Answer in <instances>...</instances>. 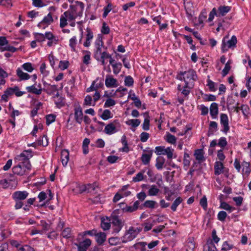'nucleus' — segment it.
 Masks as SVG:
<instances>
[{
    "label": "nucleus",
    "mask_w": 251,
    "mask_h": 251,
    "mask_svg": "<svg viewBox=\"0 0 251 251\" xmlns=\"http://www.w3.org/2000/svg\"><path fill=\"white\" fill-rule=\"evenodd\" d=\"M179 80H183L185 83V88L192 89L194 86V82L197 78L196 72L194 70H189L188 71L180 73V76H178Z\"/></svg>",
    "instance_id": "obj_1"
},
{
    "label": "nucleus",
    "mask_w": 251,
    "mask_h": 251,
    "mask_svg": "<svg viewBox=\"0 0 251 251\" xmlns=\"http://www.w3.org/2000/svg\"><path fill=\"white\" fill-rule=\"evenodd\" d=\"M227 36L225 37L222 43V50L223 52L228 50L229 48L235 47L237 44V38L235 35H233L230 40L226 41Z\"/></svg>",
    "instance_id": "obj_2"
},
{
    "label": "nucleus",
    "mask_w": 251,
    "mask_h": 251,
    "mask_svg": "<svg viewBox=\"0 0 251 251\" xmlns=\"http://www.w3.org/2000/svg\"><path fill=\"white\" fill-rule=\"evenodd\" d=\"M84 8V4L82 2L76 1L75 4L70 5V11L75 16H81Z\"/></svg>",
    "instance_id": "obj_3"
},
{
    "label": "nucleus",
    "mask_w": 251,
    "mask_h": 251,
    "mask_svg": "<svg viewBox=\"0 0 251 251\" xmlns=\"http://www.w3.org/2000/svg\"><path fill=\"white\" fill-rule=\"evenodd\" d=\"M111 223L115 226L114 232L117 233L124 226L125 221L121 219L118 216L113 215L111 216Z\"/></svg>",
    "instance_id": "obj_4"
},
{
    "label": "nucleus",
    "mask_w": 251,
    "mask_h": 251,
    "mask_svg": "<svg viewBox=\"0 0 251 251\" xmlns=\"http://www.w3.org/2000/svg\"><path fill=\"white\" fill-rule=\"evenodd\" d=\"M137 236V235L136 234V230H134V227L130 226L122 237V243H126L130 241L136 237Z\"/></svg>",
    "instance_id": "obj_5"
},
{
    "label": "nucleus",
    "mask_w": 251,
    "mask_h": 251,
    "mask_svg": "<svg viewBox=\"0 0 251 251\" xmlns=\"http://www.w3.org/2000/svg\"><path fill=\"white\" fill-rule=\"evenodd\" d=\"M92 242L89 239H86L79 243H75V245L77 247V251H87L91 245Z\"/></svg>",
    "instance_id": "obj_6"
},
{
    "label": "nucleus",
    "mask_w": 251,
    "mask_h": 251,
    "mask_svg": "<svg viewBox=\"0 0 251 251\" xmlns=\"http://www.w3.org/2000/svg\"><path fill=\"white\" fill-rule=\"evenodd\" d=\"M15 159L18 160L19 161H21L20 163H23V165L25 166V167L28 170H30L31 169V165L29 161V158L28 156H26L25 154V152L22 153L20 155H18Z\"/></svg>",
    "instance_id": "obj_7"
},
{
    "label": "nucleus",
    "mask_w": 251,
    "mask_h": 251,
    "mask_svg": "<svg viewBox=\"0 0 251 251\" xmlns=\"http://www.w3.org/2000/svg\"><path fill=\"white\" fill-rule=\"evenodd\" d=\"M105 84L107 88H115L119 85L117 80L109 75L106 76Z\"/></svg>",
    "instance_id": "obj_8"
},
{
    "label": "nucleus",
    "mask_w": 251,
    "mask_h": 251,
    "mask_svg": "<svg viewBox=\"0 0 251 251\" xmlns=\"http://www.w3.org/2000/svg\"><path fill=\"white\" fill-rule=\"evenodd\" d=\"M117 123V120H114L113 122L107 124L104 128V132L105 134L108 135H111L117 132L116 127V124Z\"/></svg>",
    "instance_id": "obj_9"
},
{
    "label": "nucleus",
    "mask_w": 251,
    "mask_h": 251,
    "mask_svg": "<svg viewBox=\"0 0 251 251\" xmlns=\"http://www.w3.org/2000/svg\"><path fill=\"white\" fill-rule=\"evenodd\" d=\"M13 172L14 174L23 176L25 174L26 170L28 171L23 163H19V164L14 166L12 168Z\"/></svg>",
    "instance_id": "obj_10"
},
{
    "label": "nucleus",
    "mask_w": 251,
    "mask_h": 251,
    "mask_svg": "<svg viewBox=\"0 0 251 251\" xmlns=\"http://www.w3.org/2000/svg\"><path fill=\"white\" fill-rule=\"evenodd\" d=\"M75 119L76 122L80 124L83 120V112L82 108L80 105H78L75 108Z\"/></svg>",
    "instance_id": "obj_11"
},
{
    "label": "nucleus",
    "mask_w": 251,
    "mask_h": 251,
    "mask_svg": "<svg viewBox=\"0 0 251 251\" xmlns=\"http://www.w3.org/2000/svg\"><path fill=\"white\" fill-rule=\"evenodd\" d=\"M220 123L224 126L223 132L226 133L229 130L228 119L226 114H221L220 115Z\"/></svg>",
    "instance_id": "obj_12"
},
{
    "label": "nucleus",
    "mask_w": 251,
    "mask_h": 251,
    "mask_svg": "<svg viewBox=\"0 0 251 251\" xmlns=\"http://www.w3.org/2000/svg\"><path fill=\"white\" fill-rule=\"evenodd\" d=\"M44 85L45 88L43 89V90L50 95H53L55 93L56 94L57 92H58V88L55 85H50L47 83H44Z\"/></svg>",
    "instance_id": "obj_13"
},
{
    "label": "nucleus",
    "mask_w": 251,
    "mask_h": 251,
    "mask_svg": "<svg viewBox=\"0 0 251 251\" xmlns=\"http://www.w3.org/2000/svg\"><path fill=\"white\" fill-rule=\"evenodd\" d=\"M26 191H16L13 194V198L15 201H22L25 200L28 196Z\"/></svg>",
    "instance_id": "obj_14"
},
{
    "label": "nucleus",
    "mask_w": 251,
    "mask_h": 251,
    "mask_svg": "<svg viewBox=\"0 0 251 251\" xmlns=\"http://www.w3.org/2000/svg\"><path fill=\"white\" fill-rule=\"evenodd\" d=\"M140 203V201H137L134 202L133 206H128L127 204L125 205L124 207H122V210L124 212L131 213L134 212L139 208Z\"/></svg>",
    "instance_id": "obj_15"
},
{
    "label": "nucleus",
    "mask_w": 251,
    "mask_h": 251,
    "mask_svg": "<svg viewBox=\"0 0 251 251\" xmlns=\"http://www.w3.org/2000/svg\"><path fill=\"white\" fill-rule=\"evenodd\" d=\"M18 90V87L15 86L14 88H8L4 92V94L1 96V100L6 102L8 100L9 96L14 94V91Z\"/></svg>",
    "instance_id": "obj_16"
},
{
    "label": "nucleus",
    "mask_w": 251,
    "mask_h": 251,
    "mask_svg": "<svg viewBox=\"0 0 251 251\" xmlns=\"http://www.w3.org/2000/svg\"><path fill=\"white\" fill-rule=\"evenodd\" d=\"M38 87V88L36 87L35 85H32V86L27 87L26 89L28 93L39 95L42 93V89L41 88L40 84H39Z\"/></svg>",
    "instance_id": "obj_17"
},
{
    "label": "nucleus",
    "mask_w": 251,
    "mask_h": 251,
    "mask_svg": "<svg viewBox=\"0 0 251 251\" xmlns=\"http://www.w3.org/2000/svg\"><path fill=\"white\" fill-rule=\"evenodd\" d=\"M152 155V151L150 150L148 151L147 153H143L141 157V160L144 165H148L149 164L151 159Z\"/></svg>",
    "instance_id": "obj_18"
},
{
    "label": "nucleus",
    "mask_w": 251,
    "mask_h": 251,
    "mask_svg": "<svg viewBox=\"0 0 251 251\" xmlns=\"http://www.w3.org/2000/svg\"><path fill=\"white\" fill-rule=\"evenodd\" d=\"M53 19L50 13H49L48 15L44 18L43 20L40 22L38 26L42 27L43 25H49L53 22Z\"/></svg>",
    "instance_id": "obj_19"
},
{
    "label": "nucleus",
    "mask_w": 251,
    "mask_h": 251,
    "mask_svg": "<svg viewBox=\"0 0 251 251\" xmlns=\"http://www.w3.org/2000/svg\"><path fill=\"white\" fill-rule=\"evenodd\" d=\"M69 159V153L68 150H63L61 152V160L64 166H66Z\"/></svg>",
    "instance_id": "obj_20"
},
{
    "label": "nucleus",
    "mask_w": 251,
    "mask_h": 251,
    "mask_svg": "<svg viewBox=\"0 0 251 251\" xmlns=\"http://www.w3.org/2000/svg\"><path fill=\"white\" fill-rule=\"evenodd\" d=\"M231 7L228 6H220L218 7L217 16H224L230 11Z\"/></svg>",
    "instance_id": "obj_21"
},
{
    "label": "nucleus",
    "mask_w": 251,
    "mask_h": 251,
    "mask_svg": "<svg viewBox=\"0 0 251 251\" xmlns=\"http://www.w3.org/2000/svg\"><path fill=\"white\" fill-rule=\"evenodd\" d=\"M106 235L104 232L97 233L96 240L99 245H102L106 240Z\"/></svg>",
    "instance_id": "obj_22"
},
{
    "label": "nucleus",
    "mask_w": 251,
    "mask_h": 251,
    "mask_svg": "<svg viewBox=\"0 0 251 251\" xmlns=\"http://www.w3.org/2000/svg\"><path fill=\"white\" fill-rule=\"evenodd\" d=\"M224 165L221 162L217 161L214 165V174L219 175L223 172Z\"/></svg>",
    "instance_id": "obj_23"
},
{
    "label": "nucleus",
    "mask_w": 251,
    "mask_h": 251,
    "mask_svg": "<svg viewBox=\"0 0 251 251\" xmlns=\"http://www.w3.org/2000/svg\"><path fill=\"white\" fill-rule=\"evenodd\" d=\"M210 113L213 118H215L218 113V104L215 102L211 103L210 107Z\"/></svg>",
    "instance_id": "obj_24"
},
{
    "label": "nucleus",
    "mask_w": 251,
    "mask_h": 251,
    "mask_svg": "<svg viewBox=\"0 0 251 251\" xmlns=\"http://www.w3.org/2000/svg\"><path fill=\"white\" fill-rule=\"evenodd\" d=\"M55 103L58 107L63 106L64 104L63 102V98L59 96V93L57 92L56 94L53 97Z\"/></svg>",
    "instance_id": "obj_25"
},
{
    "label": "nucleus",
    "mask_w": 251,
    "mask_h": 251,
    "mask_svg": "<svg viewBox=\"0 0 251 251\" xmlns=\"http://www.w3.org/2000/svg\"><path fill=\"white\" fill-rule=\"evenodd\" d=\"M204 251H217V249L212 240L207 241L204 247Z\"/></svg>",
    "instance_id": "obj_26"
},
{
    "label": "nucleus",
    "mask_w": 251,
    "mask_h": 251,
    "mask_svg": "<svg viewBox=\"0 0 251 251\" xmlns=\"http://www.w3.org/2000/svg\"><path fill=\"white\" fill-rule=\"evenodd\" d=\"M194 155L196 159L199 161L200 163L201 162L204 160L203 152L202 149L196 150L195 151Z\"/></svg>",
    "instance_id": "obj_27"
},
{
    "label": "nucleus",
    "mask_w": 251,
    "mask_h": 251,
    "mask_svg": "<svg viewBox=\"0 0 251 251\" xmlns=\"http://www.w3.org/2000/svg\"><path fill=\"white\" fill-rule=\"evenodd\" d=\"M17 75L21 80H27L30 78V75L23 72L20 68L17 70Z\"/></svg>",
    "instance_id": "obj_28"
},
{
    "label": "nucleus",
    "mask_w": 251,
    "mask_h": 251,
    "mask_svg": "<svg viewBox=\"0 0 251 251\" xmlns=\"http://www.w3.org/2000/svg\"><path fill=\"white\" fill-rule=\"evenodd\" d=\"M165 159L162 156L158 157L156 159L155 166L158 170L162 169Z\"/></svg>",
    "instance_id": "obj_29"
},
{
    "label": "nucleus",
    "mask_w": 251,
    "mask_h": 251,
    "mask_svg": "<svg viewBox=\"0 0 251 251\" xmlns=\"http://www.w3.org/2000/svg\"><path fill=\"white\" fill-rule=\"evenodd\" d=\"M110 220L108 218L102 219L101 221V227L104 230L109 229L110 227Z\"/></svg>",
    "instance_id": "obj_30"
},
{
    "label": "nucleus",
    "mask_w": 251,
    "mask_h": 251,
    "mask_svg": "<svg viewBox=\"0 0 251 251\" xmlns=\"http://www.w3.org/2000/svg\"><path fill=\"white\" fill-rule=\"evenodd\" d=\"M100 117L103 120H108L109 119L112 118L113 115L109 110L105 109L103 111L102 114L100 116Z\"/></svg>",
    "instance_id": "obj_31"
},
{
    "label": "nucleus",
    "mask_w": 251,
    "mask_h": 251,
    "mask_svg": "<svg viewBox=\"0 0 251 251\" xmlns=\"http://www.w3.org/2000/svg\"><path fill=\"white\" fill-rule=\"evenodd\" d=\"M37 143L38 145L46 147L48 145V139L47 136L44 135L40 137L37 141Z\"/></svg>",
    "instance_id": "obj_32"
},
{
    "label": "nucleus",
    "mask_w": 251,
    "mask_h": 251,
    "mask_svg": "<svg viewBox=\"0 0 251 251\" xmlns=\"http://www.w3.org/2000/svg\"><path fill=\"white\" fill-rule=\"evenodd\" d=\"M147 243L144 242H140L134 244V247L136 250L140 251H145L146 250V246Z\"/></svg>",
    "instance_id": "obj_33"
},
{
    "label": "nucleus",
    "mask_w": 251,
    "mask_h": 251,
    "mask_svg": "<svg viewBox=\"0 0 251 251\" xmlns=\"http://www.w3.org/2000/svg\"><path fill=\"white\" fill-rule=\"evenodd\" d=\"M63 14L65 16L64 17L67 18V20L69 21H72L77 17V16H75V15L70 10L65 12Z\"/></svg>",
    "instance_id": "obj_34"
},
{
    "label": "nucleus",
    "mask_w": 251,
    "mask_h": 251,
    "mask_svg": "<svg viewBox=\"0 0 251 251\" xmlns=\"http://www.w3.org/2000/svg\"><path fill=\"white\" fill-rule=\"evenodd\" d=\"M159 190L154 185H151L148 191L149 196H156L158 193Z\"/></svg>",
    "instance_id": "obj_35"
},
{
    "label": "nucleus",
    "mask_w": 251,
    "mask_h": 251,
    "mask_svg": "<svg viewBox=\"0 0 251 251\" xmlns=\"http://www.w3.org/2000/svg\"><path fill=\"white\" fill-rule=\"evenodd\" d=\"M157 205V202L154 201H146L143 204V206L146 208H154L155 205Z\"/></svg>",
    "instance_id": "obj_36"
},
{
    "label": "nucleus",
    "mask_w": 251,
    "mask_h": 251,
    "mask_svg": "<svg viewBox=\"0 0 251 251\" xmlns=\"http://www.w3.org/2000/svg\"><path fill=\"white\" fill-rule=\"evenodd\" d=\"M182 201V199L181 198V197H178L177 198H176L173 203L172 205H171V209L173 211H176V210L177 206L179 204H180Z\"/></svg>",
    "instance_id": "obj_37"
},
{
    "label": "nucleus",
    "mask_w": 251,
    "mask_h": 251,
    "mask_svg": "<svg viewBox=\"0 0 251 251\" xmlns=\"http://www.w3.org/2000/svg\"><path fill=\"white\" fill-rule=\"evenodd\" d=\"M145 173L144 171H142L141 172L138 173L136 176L133 177L132 181L133 182H136L138 181H140L143 180L144 179V174Z\"/></svg>",
    "instance_id": "obj_38"
},
{
    "label": "nucleus",
    "mask_w": 251,
    "mask_h": 251,
    "mask_svg": "<svg viewBox=\"0 0 251 251\" xmlns=\"http://www.w3.org/2000/svg\"><path fill=\"white\" fill-rule=\"evenodd\" d=\"M77 44L76 42V38L75 36H74L72 38L70 39L69 41V46L72 49V50L76 52V49H75V46Z\"/></svg>",
    "instance_id": "obj_39"
},
{
    "label": "nucleus",
    "mask_w": 251,
    "mask_h": 251,
    "mask_svg": "<svg viewBox=\"0 0 251 251\" xmlns=\"http://www.w3.org/2000/svg\"><path fill=\"white\" fill-rule=\"evenodd\" d=\"M141 123L139 119H131L126 122V124L128 125H131L133 127H136L138 126Z\"/></svg>",
    "instance_id": "obj_40"
},
{
    "label": "nucleus",
    "mask_w": 251,
    "mask_h": 251,
    "mask_svg": "<svg viewBox=\"0 0 251 251\" xmlns=\"http://www.w3.org/2000/svg\"><path fill=\"white\" fill-rule=\"evenodd\" d=\"M230 64V62L229 61H227L226 63L225 68H224L222 72V76L223 77L225 76L229 73V71L231 69Z\"/></svg>",
    "instance_id": "obj_41"
},
{
    "label": "nucleus",
    "mask_w": 251,
    "mask_h": 251,
    "mask_svg": "<svg viewBox=\"0 0 251 251\" xmlns=\"http://www.w3.org/2000/svg\"><path fill=\"white\" fill-rule=\"evenodd\" d=\"M166 140L169 143L174 144L176 142V138L174 135H172L170 133H168L166 135Z\"/></svg>",
    "instance_id": "obj_42"
},
{
    "label": "nucleus",
    "mask_w": 251,
    "mask_h": 251,
    "mask_svg": "<svg viewBox=\"0 0 251 251\" xmlns=\"http://www.w3.org/2000/svg\"><path fill=\"white\" fill-rule=\"evenodd\" d=\"M164 193L166 195V199L168 201L171 200V197L174 194V192L170 190L167 187H164Z\"/></svg>",
    "instance_id": "obj_43"
},
{
    "label": "nucleus",
    "mask_w": 251,
    "mask_h": 251,
    "mask_svg": "<svg viewBox=\"0 0 251 251\" xmlns=\"http://www.w3.org/2000/svg\"><path fill=\"white\" fill-rule=\"evenodd\" d=\"M220 207L226 210L231 212L235 209V208L230 206L226 202H221Z\"/></svg>",
    "instance_id": "obj_44"
},
{
    "label": "nucleus",
    "mask_w": 251,
    "mask_h": 251,
    "mask_svg": "<svg viewBox=\"0 0 251 251\" xmlns=\"http://www.w3.org/2000/svg\"><path fill=\"white\" fill-rule=\"evenodd\" d=\"M195 248V242L190 240H189L187 243L186 246V251H193L194 249Z\"/></svg>",
    "instance_id": "obj_45"
},
{
    "label": "nucleus",
    "mask_w": 251,
    "mask_h": 251,
    "mask_svg": "<svg viewBox=\"0 0 251 251\" xmlns=\"http://www.w3.org/2000/svg\"><path fill=\"white\" fill-rule=\"evenodd\" d=\"M113 69V73L115 75H117L121 71L122 68V64L120 63H115L112 66Z\"/></svg>",
    "instance_id": "obj_46"
},
{
    "label": "nucleus",
    "mask_w": 251,
    "mask_h": 251,
    "mask_svg": "<svg viewBox=\"0 0 251 251\" xmlns=\"http://www.w3.org/2000/svg\"><path fill=\"white\" fill-rule=\"evenodd\" d=\"M174 150L171 149L170 147L165 149L164 152L162 153L163 155H167L168 159H171L173 157Z\"/></svg>",
    "instance_id": "obj_47"
},
{
    "label": "nucleus",
    "mask_w": 251,
    "mask_h": 251,
    "mask_svg": "<svg viewBox=\"0 0 251 251\" xmlns=\"http://www.w3.org/2000/svg\"><path fill=\"white\" fill-rule=\"evenodd\" d=\"M206 18V12L205 10H203L202 11L201 13L200 14L198 22L199 24L201 25L203 24V21Z\"/></svg>",
    "instance_id": "obj_48"
},
{
    "label": "nucleus",
    "mask_w": 251,
    "mask_h": 251,
    "mask_svg": "<svg viewBox=\"0 0 251 251\" xmlns=\"http://www.w3.org/2000/svg\"><path fill=\"white\" fill-rule=\"evenodd\" d=\"M215 83L211 80L209 79H207V86L208 87L210 91L215 92L216 91V88L215 87Z\"/></svg>",
    "instance_id": "obj_49"
},
{
    "label": "nucleus",
    "mask_w": 251,
    "mask_h": 251,
    "mask_svg": "<svg viewBox=\"0 0 251 251\" xmlns=\"http://www.w3.org/2000/svg\"><path fill=\"white\" fill-rule=\"evenodd\" d=\"M62 236L64 238H69L71 237V230L69 227L65 228L62 232Z\"/></svg>",
    "instance_id": "obj_50"
},
{
    "label": "nucleus",
    "mask_w": 251,
    "mask_h": 251,
    "mask_svg": "<svg viewBox=\"0 0 251 251\" xmlns=\"http://www.w3.org/2000/svg\"><path fill=\"white\" fill-rule=\"evenodd\" d=\"M134 82V80L133 78L131 76H127L125 77V85L127 86H131L133 85Z\"/></svg>",
    "instance_id": "obj_51"
},
{
    "label": "nucleus",
    "mask_w": 251,
    "mask_h": 251,
    "mask_svg": "<svg viewBox=\"0 0 251 251\" xmlns=\"http://www.w3.org/2000/svg\"><path fill=\"white\" fill-rule=\"evenodd\" d=\"M97 234V230L96 229H93L91 230H88L84 231L82 233L79 234V235H81L82 237L86 236L87 235H89L91 236H96Z\"/></svg>",
    "instance_id": "obj_52"
},
{
    "label": "nucleus",
    "mask_w": 251,
    "mask_h": 251,
    "mask_svg": "<svg viewBox=\"0 0 251 251\" xmlns=\"http://www.w3.org/2000/svg\"><path fill=\"white\" fill-rule=\"evenodd\" d=\"M96 47V50L95 52V58L97 60H100V55L102 54V52L101 50V48L102 47Z\"/></svg>",
    "instance_id": "obj_53"
},
{
    "label": "nucleus",
    "mask_w": 251,
    "mask_h": 251,
    "mask_svg": "<svg viewBox=\"0 0 251 251\" xmlns=\"http://www.w3.org/2000/svg\"><path fill=\"white\" fill-rule=\"evenodd\" d=\"M116 102L114 100L111 98H108L106 100V101L105 102L104 107H109L110 106H114Z\"/></svg>",
    "instance_id": "obj_54"
},
{
    "label": "nucleus",
    "mask_w": 251,
    "mask_h": 251,
    "mask_svg": "<svg viewBox=\"0 0 251 251\" xmlns=\"http://www.w3.org/2000/svg\"><path fill=\"white\" fill-rule=\"evenodd\" d=\"M55 120V116L53 114H50L46 116V124L49 125Z\"/></svg>",
    "instance_id": "obj_55"
},
{
    "label": "nucleus",
    "mask_w": 251,
    "mask_h": 251,
    "mask_svg": "<svg viewBox=\"0 0 251 251\" xmlns=\"http://www.w3.org/2000/svg\"><path fill=\"white\" fill-rule=\"evenodd\" d=\"M85 52L86 53V54L83 57V62L85 64L88 65L90 63L91 53L89 51H85Z\"/></svg>",
    "instance_id": "obj_56"
},
{
    "label": "nucleus",
    "mask_w": 251,
    "mask_h": 251,
    "mask_svg": "<svg viewBox=\"0 0 251 251\" xmlns=\"http://www.w3.org/2000/svg\"><path fill=\"white\" fill-rule=\"evenodd\" d=\"M35 38L36 41L38 42H43L45 41V36L44 34L42 33H36L34 34Z\"/></svg>",
    "instance_id": "obj_57"
},
{
    "label": "nucleus",
    "mask_w": 251,
    "mask_h": 251,
    "mask_svg": "<svg viewBox=\"0 0 251 251\" xmlns=\"http://www.w3.org/2000/svg\"><path fill=\"white\" fill-rule=\"evenodd\" d=\"M200 204L204 210L206 209L207 206V198L205 196H204L201 199Z\"/></svg>",
    "instance_id": "obj_58"
},
{
    "label": "nucleus",
    "mask_w": 251,
    "mask_h": 251,
    "mask_svg": "<svg viewBox=\"0 0 251 251\" xmlns=\"http://www.w3.org/2000/svg\"><path fill=\"white\" fill-rule=\"evenodd\" d=\"M64 15L63 14L60 17V26L61 28H63L67 25V19L64 17Z\"/></svg>",
    "instance_id": "obj_59"
},
{
    "label": "nucleus",
    "mask_w": 251,
    "mask_h": 251,
    "mask_svg": "<svg viewBox=\"0 0 251 251\" xmlns=\"http://www.w3.org/2000/svg\"><path fill=\"white\" fill-rule=\"evenodd\" d=\"M22 67L25 70L28 72H31L33 70L32 64L30 63H25L23 65Z\"/></svg>",
    "instance_id": "obj_60"
},
{
    "label": "nucleus",
    "mask_w": 251,
    "mask_h": 251,
    "mask_svg": "<svg viewBox=\"0 0 251 251\" xmlns=\"http://www.w3.org/2000/svg\"><path fill=\"white\" fill-rule=\"evenodd\" d=\"M227 214L225 211H221L218 214V219L221 221H224L226 217Z\"/></svg>",
    "instance_id": "obj_61"
},
{
    "label": "nucleus",
    "mask_w": 251,
    "mask_h": 251,
    "mask_svg": "<svg viewBox=\"0 0 251 251\" xmlns=\"http://www.w3.org/2000/svg\"><path fill=\"white\" fill-rule=\"evenodd\" d=\"M233 246L232 245L229 244L227 242H225L222 246V250L224 251H228L231 249H232Z\"/></svg>",
    "instance_id": "obj_62"
},
{
    "label": "nucleus",
    "mask_w": 251,
    "mask_h": 251,
    "mask_svg": "<svg viewBox=\"0 0 251 251\" xmlns=\"http://www.w3.org/2000/svg\"><path fill=\"white\" fill-rule=\"evenodd\" d=\"M69 64V63L68 61H60L59 64V68L64 70L68 67Z\"/></svg>",
    "instance_id": "obj_63"
},
{
    "label": "nucleus",
    "mask_w": 251,
    "mask_h": 251,
    "mask_svg": "<svg viewBox=\"0 0 251 251\" xmlns=\"http://www.w3.org/2000/svg\"><path fill=\"white\" fill-rule=\"evenodd\" d=\"M227 141L225 137H221L217 145L222 148H224L227 145Z\"/></svg>",
    "instance_id": "obj_64"
}]
</instances>
